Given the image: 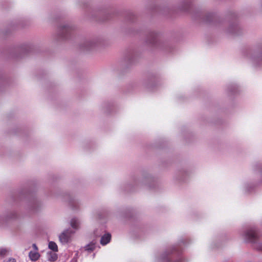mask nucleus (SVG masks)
<instances>
[{"instance_id":"nucleus-1","label":"nucleus","mask_w":262,"mask_h":262,"mask_svg":"<svg viewBox=\"0 0 262 262\" xmlns=\"http://www.w3.org/2000/svg\"><path fill=\"white\" fill-rule=\"evenodd\" d=\"M74 232L68 230L64 231L59 235L60 242L62 244H67L71 240V237Z\"/></svg>"},{"instance_id":"nucleus-2","label":"nucleus","mask_w":262,"mask_h":262,"mask_svg":"<svg viewBox=\"0 0 262 262\" xmlns=\"http://www.w3.org/2000/svg\"><path fill=\"white\" fill-rule=\"evenodd\" d=\"M111 238V235L110 233L105 234L102 237L100 243L102 245H105L108 244Z\"/></svg>"},{"instance_id":"nucleus-3","label":"nucleus","mask_w":262,"mask_h":262,"mask_svg":"<svg viewBox=\"0 0 262 262\" xmlns=\"http://www.w3.org/2000/svg\"><path fill=\"white\" fill-rule=\"evenodd\" d=\"M29 256L31 260L36 261L40 257V254L37 251H30L29 254Z\"/></svg>"},{"instance_id":"nucleus-4","label":"nucleus","mask_w":262,"mask_h":262,"mask_svg":"<svg viewBox=\"0 0 262 262\" xmlns=\"http://www.w3.org/2000/svg\"><path fill=\"white\" fill-rule=\"evenodd\" d=\"M48 259L50 261H55L57 258V255L55 253L48 252L47 253Z\"/></svg>"},{"instance_id":"nucleus-5","label":"nucleus","mask_w":262,"mask_h":262,"mask_svg":"<svg viewBox=\"0 0 262 262\" xmlns=\"http://www.w3.org/2000/svg\"><path fill=\"white\" fill-rule=\"evenodd\" d=\"M71 227L75 229H77L79 227V223L76 219H73L71 221Z\"/></svg>"},{"instance_id":"nucleus-6","label":"nucleus","mask_w":262,"mask_h":262,"mask_svg":"<svg viewBox=\"0 0 262 262\" xmlns=\"http://www.w3.org/2000/svg\"><path fill=\"white\" fill-rule=\"evenodd\" d=\"M49 248L51 250L57 252L58 251V247L57 244L54 242H50L48 245Z\"/></svg>"},{"instance_id":"nucleus-7","label":"nucleus","mask_w":262,"mask_h":262,"mask_svg":"<svg viewBox=\"0 0 262 262\" xmlns=\"http://www.w3.org/2000/svg\"><path fill=\"white\" fill-rule=\"evenodd\" d=\"M95 248V243L92 242L84 247L85 250L88 251H93Z\"/></svg>"},{"instance_id":"nucleus-8","label":"nucleus","mask_w":262,"mask_h":262,"mask_svg":"<svg viewBox=\"0 0 262 262\" xmlns=\"http://www.w3.org/2000/svg\"><path fill=\"white\" fill-rule=\"evenodd\" d=\"M9 252L8 250L4 248H1L0 249V255L1 256H4L6 255L7 253H8Z\"/></svg>"},{"instance_id":"nucleus-9","label":"nucleus","mask_w":262,"mask_h":262,"mask_svg":"<svg viewBox=\"0 0 262 262\" xmlns=\"http://www.w3.org/2000/svg\"><path fill=\"white\" fill-rule=\"evenodd\" d=\"M33 248H34V249L35 250V251H38V248L37 247V246L36 245V244H33Z\"/></svg>"}]
</instances>
